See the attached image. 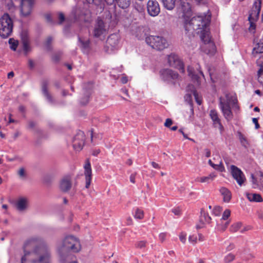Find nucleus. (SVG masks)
Returning a JSON list of instances; mask_svg holds the SVG:
<instances>
[{
    "mask_svg": "<svg viewBox=\"0 0 263 263\" xmlns=\"http://www.w3.org/2000/svg\"><path fill=\"white\" fill-rule=\"evenodd\" d=\"M261 0H255L249 13L248 20L257 21L261 9Z\"/></svg>",
    "mask_w": 263,
    "mask_h": 263,
    "instance_id": "14",
    "label": "nucleus"
},
{
    "mask_svg": "<svg viewBox=\"0 0 263 263\" xmlns=\"http://www.w3.org/2000/svg\"><path fill=\"white\" fill-rule=\"evenodd\" d=\"M79 41L80 43V46L82 49L84 50V51L87 50L89 46V41L88 40L83 41L79 39Z\"/></svg>",
    "mask_w": 263,
    "mask_h": 263,
    "instance_id": "35",
    "label": "nucleus"
},
{
    "mask_svg": "<svg viewBox=\"0 0 263 263\" xmlns=\"http://www.w3.org/2000/svg\"><path fill=\"white\" fill-rule=\"evenodd\" d=\"M216 177V175L214 173H211L208 176H203L200 177H197L196 179V181L200 182L201 183H209L210 182L213 181Z\"/></svg>",
    "mask_w": 263,
    "mask_h": 263,
    "instance_id": "24",
    "label": "nucleus"
},
{
    "mask_svg": "<svg viewBox=\"0 0 263 263\" xmlns=\"http://www.w3.org/2000/svg\"><path fill=\"white\" fill-rule=\"evenodd\" d=\"M253 123L255 125V128L258 129L259 127V125L258 123V119L257 118H254L252 119Z\"/></svg>",
    "mask_w": 263,
    "mask_h": 263,
    "instance_id": "55",
    "label": "nucleus"
},
{
    "mask_svg": "<svg viewBox=\"0 0 263 263\" xmlns=\"http://www.w3.org/2000/svg\"><path fill=\"white\" fill-rule=\"evenodd\" d=\"M152 165L153 167L155 168H160L159 165L155 162H152Z\"/></svg>",
    "mask_w": 263,
    "mask_h": 263,
    "instance_id": "63",
    "label": "nucleus"
},
{
    "mask_svg": "<svg viewBox=\"0 0 263 263\" xmlns=\"http://www.w3.org/2000/svg\"><path fill=\"white\" fill-rule=\"evenodd\" d=\"M219 192L223 197V201L229 202L232 197L231 192L228 189L224 187L220 188Z\"/></svg>",
    "mask_w": 263,
    "mask_h": 263,
    "instance_id": "26",
    "label": "nucleus"
},
{
    "mask_svg": "<svg viewBox=\"0 0 263 263\" xmlns=\"http://www.w3.org/2000/svg\"><path fill=\"white\" fill-rule=\"evenodd\" d=\"M7 7L11 11H13L15 10L14 6L11 1L7 4Z\"/></svg>",
    "mask_w": 263,
    "mask_h": 263,
    "instance_id": "52",
    "label": "nucleus"
},
{
    "mask_svg": "<svg viewBox=\"0 0 263 263\" xmlns=\"http://www.w3.org/2000/svg\"><path fill=\"white\" fill-rule=\"evenodd\" d=\"M186 234L183 233H181L180 235H179V239L180 240V241L184 243L185 242V241H186Z\"/></svg>",
    "mask_w": 263,
    "mask_h": 263,
    "instance_id": "50",
    "label": "nucleus"
},
{
    "mask_svg": "<svg viewBox=\"0 0 263 263\" xmlns=\"http://www.w3.org/2000/svg\"><path fill=\"white\" fill-rule=\"evenodd\" d=\"M179 132L180 133H181V134H182V135L183 136V137H184V138H185V139H189V140H191V141H194V140H193V139H191V138H189L187 137V136L185 134H184V133L183 132V130H182V129H180L179 130Z\"/></svg>",
    "mask_w": 263,
    "mask_h": 263,
    "instance_id": "57",
    "label": "nucleus"
},
{
    "mask_svg": "<svg viewBox=\"0 0 263 263\" xmlns=\"http://www.w3.org/2000/svg\"><path fill=\"white\" fill-rule=\"evenodd\" d=\"M231 171L233 178L236 180L239 185H242L246 180V178L243 172L237 167L234 165L231 166Z\"/></svg>",
    "mask_w": 263,
    "mask_h": 263,
    "instance_id": "16",
    "label": "nucleus"
},
{
    "mask_svg": "<svg viewBox=\"0 0 263 263\" xmlns=\"http://www.w3.org/2000/svg\"><path fill=\"white\" fill-rule=\"evenodd\" d=\"M135 174H132L130 176V181L132 183H135Z\"/></svg>",
    "mask_w": 263,
    "mask_h": 263,
    "instance_id": "64",
    "label": "nucleus"
},
{
    "mask_svg": "<svg viewBox=\"0 0 263 263\" xmlns=\"http://www.w3.org/2000/svg\"><path fill=\"white\" fill-rule=\"evenodd\" d=\"M146 242L144 241H140L138 242L136 246L139 248H142L145 246Z\"/></svg>",
    "mask_w": 263,
    "mask_h": 263,
    "instance_id": "51",
    "label": "nucleus"
},
{
    "mask_svg": "<svg viewBox=\"0 0 263 263\" xmlns=\"http://www.w3.org/2000/svg\"><path fill=\"white\" fill-rule=\"evenodd\" d=\"M52 40V38L51 36H49L47 39V40H46V46H47V47H48L49 44L51 42Z\"/></svg>",
    "mask_w": 263,
    "mask_h": 263,
    "instance_id": "61",
    "label": "nucleus"
},
{
    "mask_svg": "<svg viewBox=\"0 0 263 263\" xmlns=\"http://www.w3.org/2000/svg\"><path fill=\"white\" fill-rule=\"evenodd\" d=\"M222 208L219 206H215L213 210V214L216 216H219L222 211Z\"/></svg>",
    "mask_w": 263,
    "mask_h": 263,
    "instance_id": "42",
    "label": "nucleus"
},
{
    "mask_svg": "<svg viewBox=\"0 0 263 263\" xmlns=\"http://www.w3.org/2000/svg\"><path fill=\"white\" fill-rule=\"evenodd\" d=\"M257 65L259 67L258 70V81L263 85V61H257Z\"/></svg>",
    "mask_w": 263,
    "mask_h": 263,
    "instance_id": "28",
    "label": "nucleus"
},
{
    "mask_svg": "<svg viewBox=\"0 0 263 263\" xmlns=\"http://www.w3.org/2000/svg\"><path fill=\"white\" fill-rule=\"evenodd\" d=\"M239 140L241 144L245 147H247L248 145V142L246 137L240 132L238 133Z\"/></svg>",
    "mask_w": 263,
    "mask_h": 263,
    "instance_id": "38",
    "label": "nucleus"
},
{
    "mask_svg": "<svg viewBox=\"0 0 263 263\" xmlns=\"http://www.w3.org/2000/svg\"><path fill=\"white\" fill-rule=\"evenodd\" d=\"M33 3V0H21V13L22 16H27L31 14Z\"/></svg>",
    "mask_w": 263,
    "mask_h": 263,
    "instance_id": "15",
    "label": "nucleus"
},
{
    "mask_svg": "<svg viewBox=\"0 0 263 263\" xmlns=\"http://www.w3.org/2000/svg\"><path fill=\"white\" fill-rule=\"evenodd\" d=\"M249 21L250 24L249 30L250 31H253L255 29V25L254 24V22H255L256 21H253L250 20H249Z\"/></svg>",
    "mask_w": 263,
    "mask_h": 263,
    "instance_id": "49",
    "label": "nucleus"
},
{
    "mask_svg": "<svg viewBox=\"0 0 263 263\" xmlns=\"http://www.w3.org/2000/svg\"><path fill=\"white\" fill-rule=\"evenodd\" d=\"M209 164L214 169L219 170L220 172H222L224 170V167L222 164L221 161H220L219 164H215L212 162L211 160H209L208 161Z\"/></svg>",
    "mask_w": 263,
    "mask_h": 263,
    "instance_id": "32",
    "label": "nucleus"
},
{
    "mask_svg": "<svg viewBox=\"0 0 263 263\" xmlns=\"http://www.w3.org/2000/svg\"><path fill=\"white\" fill-rule=\"evenodd\" d=\"M42 90L43 95L45 97H46L47 100L50 103H52L53 100L52 99L51 96L48 91L47 84L45 82L43 84Z\"/></svg>",
    "mask_w": 263,
    "mask_h": 263,
    "instance_id": "29",
    "label": "nucleus"
},
{
    "mask_svg": "<svg viewBox=\"0 0 263 263\" xmlns=\"http://www.w3.org/2000/svg\"><path fill=\"white\" fill-rule=\"evenodd\" d=\"M202 0H181L179 9L181 11L182 17L184 19V26L187 32L196 31L197 33L201 35L203 30L207 29L210 22L211 16L210 14H201L197 16H192V11L190 1H195L200 3Z\"/></svg>",
    "mask_w": 263,
    "mask_h": 263,
    "instance_id": "1",
    "label": "nucleus"
},
{
    "mask_svg": "<svg viewBox=\"0 0 263 263\" xmlns=\"http://www.w3.org/2000/svg\"><path fill=\"white\" fill-rule=\"evenodd\" d=\"M145 41L153 49L157 50H163L168 46L166 40L160 36L150 35L146 37Z\"/></svg>",
    "mask_w": 263,
    "mask_h": 263,
    "instance_id": "8",
    "label": "nucleus"
},
{
    "mask_svg": "<svg viewBox=\"0 0 263 263\" xmlns=\"http://www.w3.org/2000/svg\"><path fill=\"white\" fill-rule=\"evenodd\" d=\"M71 176L66 175L64 176L60 180L59 187L61 191L63 192H68L71 187Z\"/></svg>",
    "mask_w": 263,
    "mask_h": 263,
    "instance_id": "19",
    "label": "nucleus"
},
{
    "mask_svg": "<svg viewBox=\"0 0 263 263\" xmlns=\"http://www.w3.org/2000/svg\"><path fill=\"white\" fill-rule=\"evenodd\" d=\"M165 237H166V234L164 233H160L159 235V239L162 241L163 242L165 239Z\"/></svg>",
    "mask_w": 263,
    "mask_h": 263,
    "instance_id": "56",
    "label": "nucleus"
},
{
    "mask_svg": "<svg viewBox=\"0 0 263 263\" xmlns=\"http://www.w3.org/2000/svg\"><path fill=\"white\" fill-rule=\"evenodd\" d=\"M187 71L189 73V75L191 77L192 80L195 81V82L196 83L197 85L199 84V76L197 74H195L194 72V70L191 67H189L187 69Z\"/></svg>",
    "mask_w": 263,
    "mask_h": 263,
    "instance_id": "31",
    "label": "nucleus"
},
{
    "mask_svg": "<svg viewBox=\"0 0 263 263\" xmlns=\"http://www.w3.org/2000/svg\"><path fill=\"white\" fill-rule=\"evenodd\" d=\"M35 123L32 121H30L28 122V126L30 128H33L34 127Z\"/></svg>",
    "mask_w": 263,
    "mask_h": 263,
    "instance_id": "62",
    "label": "nucleus"
},
{
    "mask_svg": "<svg viewBox=\"0 0 263 263\" xmlns=\"http://www.w3.org/2000/svg\"><path fill=\"white\" fill-rule=\"evenodd\" d=\"M189 240L191 243L194 245L197 242V236L195 235L190 236Z\"/></svg>",
    "mask_w": 263,
    "mask_h": 263,
    "instance_id": "44",
    "label": "nucleus"
},
{
    "mask_svg": "<svg viewBox=\"0 0 263 263\" xmlns=\"http://www.w3.org/2000/svg\"><path fill=\"white\" fill-rule=\"evenodd\" d=\"M143 211L140 209H137L135 211L134 217L136 219H141L143 218Z\"/></svg>",
    "mask_w": 263,
    "mask_h": 263,
    "instance_id": "41",
    "label": "nucleus"
},
{
    "mask_svg": "<svg viewBox=\"0 0 263 263\" xmlns=\"http://www.w3.org/2000/svg\"><path fill=\"white\" fill-rule=\"evenodd\" d=\"M121 82H122V83L123 84H125V83H126L127 82V81H128V79H127V77H126V76H123L122 77V78H121Z\"/></svg>",
    "mask_w": 263,
    "mask_h": 263,
    "instance_id": "58",
    "label": "nucleus"
},
{
    "mask_svg": "<svg viewBox=\"0 0 263 263\" xmlns=\"http://www.w3.org/2000/svg\"><path fill=\"white\" fill-rule=\"evenodd\" d=\"M85 135L82 131H79L72 140L73 147L76 151H80L84 144Z\"/></svg>",
    "mask_w": 263,
    "mask_h": 263,
    "instance_id": "12",
    "label": "nucleus"
},
{
    "mask_svg": "<svg viewBox=\"0 0 263 263\" xmlns=\"http://www.w3.org/2000/svg\"><path fill=\"white\" fill-rule=\"evenodd\" d=\"M9 43L10 44V48L13 50H15L18 45L17 41H16L13 39H10L9 40Z\"/></svg>",
    "mask_w": 263,
    "mask_h": 263,
    "instance_id": "40",
    "label": "nucleus"
},
{
    "mask_svg": "<svg viewBox=\"0 0 263 263\" xmlns=\"http://www.w3.org/2000/svg\"><path fill=\"white\" fill-rule=\"evenodd\" d=\"M80 249V241L76 237L71 235L66 236L58 246L59 254H67L69 251L78 252Z\"/></svg>",
    "mask_w": 263,
    "mask_h": 263,
    "instance_id": "5",
    "label": "nucleus"
},
{
    "mask_svg": "<svg viewBox=\"0 0 263 263\" xmlns=\"http://www.w3.org/2000/svg\"><path fill=\"white\" fill-rule=\"evenodd\" d=\"M167 62L170 66L178 69L182 73L184 72L183 64L177 55L171 54L168 55Z\"/></svg>",
    "mask_w": 263,
    "mask_h": 263,
    "instance_id": "13",
    "label": "nucleus"
},
{
    "mask_svg": "<svg viewBox=\"0 0 263 263\" xmlns=\"http://www.w3.org/2000/svg\"><path fill=\"white\" fill-rule=\"evenodd\" d=\"M119 36L116 34L110 35L107 39L105 47V50L108 53H112L118 48Z\"/></svg>",
    "mask_w": 263,
    "mask_h": 263,
    "instance_id": "10",
    "label": "nucleus"
},
{
    "mask_svg": "<svg viewBox=\"0 0 263 263\" xmlns=\"http://www.w3.org/2000/svg\"><path fill=\"white\" fill-rule=\"evenodd\" d=\"M85 176L86 180V188L88 189L90 184L91 180V169L90 162L87 160L84 165Z\"/></svg>",
    "mask_w": 263,
    "mask_h": 263,
    "instance_id": "21",
    "label": "nucleus"
},
{
    "mask_svg": "<svg viewBox=\"0 0 263 263\" xmlns=\"http://www.w3.org/2000/svg\"><path fill=\"white\" fill-rule=\"evenodd\" d=\"M201 220L202 221H204L206 222L209 223L211 221V217L209 216L208 214L206 213L203 210H201Z\"/></svg>",
    "mask_w": 263,
    "mask_h": 263,
    "instance_id": "36",
    "label": "nucleus"
},
{
    "mask_svg": "<svg viewBox=\"0 0 263 263\" xmlns=\"http://www.w3.org/2000/svg\"><path fill=\"white\" fill-rule=\"evenodd\" d=\"M205 156L206 157H209L211 156V152L210 149L206 148L204 149Z\"/></svg>",
    "mask_w": 263,
    "mask_h": 263,
    "instance_id": "59",
    "label": "nucleus"
},
{
    "mask_svg": "<svg viewBox=\"0 0 263 263\" xmlns=\"http://www.w3.org/2000/svg\"><path fill=\"white\" fill-rule=\"evenodd\" d=\"M200 38L203 43L201 46L202 51L206 54H213L215 52L216 47L211 40L209 31L207 29L203 30V32L200 35Z\"/></svg>",
    "mask_w": 263,
    "mask_h": 263,
    "instance_id": "7",
    "label": "nucleus"
},
{
    "mask_svg": "<svg viewBox=\"0 0 263 263\" xmlns=\"http://www.w3.org/2000/svg\"><path fill=\"white\" fill-rule=\"evenodd\" d=\"M242 226V223L240 222H237L232 224L230 227V231L231 232H236L240 229Z\"/></svg>",
    "mask_w": 263,
    "mask_h": 263,
    "instance_id": "37",
    "label": "nucleus"
},
{
    "mask_svg": "<svg viewBox=\"0 0 263 263\" xmlns=\"http://www.w3.org/2000/svg\"><path fill=\"white\" fill-rule=\"evenodd\" d=\"M189 89H191V92L193 93V96H194L197 103L199 105H200L201 103V100L198 98L197 93L196 91L195 90L194 86L189 85L188 86L187 90H189Z\"/></svg>",
    "mask_w": 263,
    "mask_h": 263,
    "instance_id": "34",
    "label": "nucleus"
},
{
    "mask_svg": "<svg viewBox=\"0 0 263 263\" xmlns=\"http://www.w3.org/2000/svg\"><path fill=\"white\" fill-rule=\"evenodd\" d=\"M118 4L122 8H126L130 5V0H119Z\"/></svg>",
    "mask_w": 263,
    "mask_h": 263,
    "instance_id": "39",
    "label": "nucleus"
},
{
    "mask_svg": "<svg viewBox=\"0 0 263 263\" xmlns=\"http://www.w3.org/2000/svg\"><path fill=\"white\" fill-rule=\"evenodd\" d=\"M172 123V120L171 119L167 118L164 123V126L167 127H170Z\"/></svg>",
    "mask_w": 263,
    "mask_h": 263,
    "instance_id": "53",
    "label": "nucleus"
},
{
    "mask_svg": "<svg viewBox=\"0 0 263 263\" xmlns=\"http://www.w3.org/2000/svg\"><path fill=\"white\" fill-rule=\"evenodd\" d=\"M17 174L21 178H24L26 175L25 169L23 167L20 168L18 171Z\"/></svg>",
    "mask_w": 263,
    "mask_h": 263,
    "instance_id": "45",
    "label": "nucleus"
},
{
    "mask_svg": "<svg viewBox=\"0 0 263 263\" xmlns=\"http://www.w3.org/2000/svg\"><path fill=\"white\" fill-rule=\"evenodd\" d=\"M172 212L176 215H179L180 213V210L179 209H174L172 210Z\"/></svg>",
    "mask_w": 263,
    "mask_h": 263,
    "instance_id": "60",
    "label": "nucleus"
},
{
    "mask_svg": "<svg viewBox=\"0 0 263 263\" xmlns=\"http://www.w3.org/2000/svg\"><path fill=\"white\" fill-rule=\"evenodd\" d=\"M148 13L152 16H157L160 11L159 5L156 0H149L147 4Z\"/></svg>",
    "mask_w": 263,
    "mask_h": 263,
    "instance_id": "17",
    "label": "nucleus"
},
{
    "mask_svg": "<svg viewBox=\"0 0 263 263\" xmlns=\"http://www.w3.org/2000/svg\"><path fill=\"white\" fill-rule=\"evenodd\" d=\"M231 214V211L229 209H226L223 213L222 218L221 219V220H227L230 216Z\"/></svg>",
    "mask_w": 263,
    "mask_h": 263,
    "instance_id": "43",
    "label": "nucleus"
},
{
    "mask_svg": "<svg viewBox=\"0 0 263 263\" xmlns=\"http://www.w3.org/2000/svg\"><path fill=\"white\" fill-rule=\"evenodd\" d=\"M210 116L215 126H218L220 129H222L223 127L220 123V120L218 117L217 112L214 109L211 110L210 112Z\"/></svg>",
    "mask_w": 263,
    "mask_h": 263,
    "instance_id": "22",
    "label": "nucleus"
},
{
    "mask_svg": "<svg viewBox=\"0 0 263 263\" xmlns=\"http://www.w3.org/2000/svg\"><path fill=\"white\" fill-rule=\"evenodd\" d=\"M229 221H227L225 222L224 224H218V228L221 230V231H224V230H226V229L227 228L228 226L229 225Z\"/></svg>",
    "mask_w": 263,
    "mask_h": 263,
    "instance_id": "47",
    "label": "nucleus"
},
{
    "mask_svg": "<svg viewBox=\"0 0 263 263\" xmlns=\"http://www.w3.org/2000/svg\"><path fill=\"white\" fill-rule=\"evenodd\" d=\"M177 0H162L164 7L168 10L174 9Z\"/></svg>",
    "mask_w": 263,
    "mask_h": 263,
    "instance_id": "30",
    "label": "nucleus"
},
{
    "mask_svg": "<svg viewBox=\"0 0 263 263\" xmlns=\"http://www.w3.org/2000/svg\"><path fill=\"white\" fill-rule=\"evenodd\" d=\"M43 241V239L37 236L29 238L24 245V255L22 257L21 263H50V252L46 246H36L31 252L28 251L31 247L42 244Z\"/></svg>",
    "mask_w": 263,
    "mask_h": 263,
    "instance_id": "2",
    "label": "nucleus"
},
{
    "mask_svg": "<svg viewBox=\"0 0 263 263\" xmlns=\"http://www.w3.org/2000/svg\"><path fill=\"white\" fill-rule=\"evenodd\" d=\"M60 261L61 263H78L76 258L71 255L67 254H59Z\"/></svg>",
    "mask_w": 263,
    "mask_h": 263,
    "instance_id": "23",
    "label": "nucleus"
},
{
    "mask_svg": "<svg viewBox=\"0 0 263 263\" xmlns=\"http://www.w3.org/2000/svg\"><path fill=\"white\" fill-rule=\"evenodd\" d=\"M117 0H83V6L73 9L70 20L71 21L77 20L87 21L90 17L91 10L95 8L97 13H101L104 8V2L108 5H112Z\"/></svg>",
    "mask_w": 263,
    "mask_h": 263,
    "instance_id": "3",
    "label": "nucleus"
},
{
    "mask_svg": "<svg viewBox=\"0 0 263 263\" xmlns=\"http://www.w3.org/2000/svg\"><path fill=\"white\" fill-rule=\"evenodd\" d=\"M21 39L23 45V49L26 53L30 50L29 40L27 32H23L21 34Z\"/></svg>",
    "mask_w": 263,
    "mask_h": 263,
    "instance_id": "25",
    "label": "nucleus"
},
{
    "mask_svg": "<svg viewBox=\"0 0 263 263\" xmlns=\"http://www.w3.org/2000/svg\"><path fill=\"white\" fill-rule=\"evenodd\" d=\"M229 221H227L225 222L224 224H218V228L221 230V231H224V230H226V229L227 228L228 226L229 225Z\"/></svg>",
    "mask_w": 263,
    "mask_h": 263,
    "instance_id": "48",
    "label": "nucleus"
},
{
    "mask_svg": "<svg viewBox=\"0 0 263 263\" xmlns=\"http://www.w3.org/2000/svg\"><path fill=\"white\" fill-rule=\"evenodd\" d=\"M234 258V256L232 254H229L225 257V261L227 262H230L232 261Z\"/></svg>",
    "mask_w": 263,
    "mask_h": 263,
    "instance_id": "46",
    "label": "nucleus"
},
{
    "mask_svg": "<svg viewBox=\"0 0 263 263\" xmlns=\"http://www.w3.org/2000/svg\"><path fill=\"white\" fill-rule=\"evenodd\" d=\"M108 30L107 25L100 18H98L93 30V36L102 39L107 34Z\"/></svg>",
    "mask_w": 263,
    "mask_h": 263,
    "instance_id": "9",
    "label": "nucleus"
},
{
    "mask_svg": "<svg viewBox=\"0 0 263 263\" xmlns=\"http://www.w3.org/2000/svg\"><path fill=\"white\" fill-rule=\"evenodd\" d=\"M252 53L253 54L263 53V43L256 44L253 49Z\"/></svg>",
    "mask_w": 263,
    "mask_h": 263,
    "instance_id": "33",
    "label": "nucleus"
},
{
    "mask_svg": "<svg viewBox=\"0 0 263 263\" xmlns=\"http://www.w3.org/2000/svg\"><path fill=\"white\" fill-rule=\"evenodd\" d=\"M237 100L234 95L231 94H226L224 97L219 98V107L225 118L229 121L233 118V112L231 110V107L236 110H238L239 107L237 104Z\"/></svg>",
    "mask_w": 263,
    "mask_h": 263,
    "instance_id": "4",
    "label": "nucleus"
},
{
    "mask_svg": "<svg viewBox=\"0 0 263 263\" xmlns=\"http://www.w3.org/2000/svg\"><path fill=\"white\" fill-rule=\"evenodd\" d=\"M246 197L251 202H262V198L260 195L256 193H249L246 194Z\"/></svg>",
    "mask_w": 263,
    "mask_h": 263,
    "instance_id": "27",
    "label": "nucleus"
},
{
    "mask_svg": "<svg viewBox=\"0 0 263 263\" xmlns=\"http://www.w3.org/2000/svg\"><path fill=\"white\" fill-rule=\"evenodd\" d=\"M13 21L7 13H5L0 18V36L3 38L9 36L12 32Z\"/></svg>",
    "mask_w": 263,
    "mask_h": 263,
    "instance_id": "6",
    "label": "nucleus"
},
{
    "mask_svg": "<svg viewBox=\"0 0 263 263\" xmlns=\"http://www.w3.org/2000/svg\"><path fill=\"white\" fill-rule=\"evenodd\" d=\"M251 182L254 189H258L263 192V173L259 172L255 177L251 175Z\"/></svg>",
    "mask_w": 263,
    "mask_h": 263,
    "instance_id": "18",
    "label": "nucleus"
},
{
    "mask_svg": "<svg viewBox=\"0 0 263 263\" xmlns=\"http://www.w3.org/2000/svg\"><path fill=\"white\" fill-rule=\"evenodd\" d=\"M59 23L61 24L65 20L64 15L63 13H60L59 14Z\"/></svg>",
    "mask_w": 263,
    "mask_h": 263,
    "instance_id": "54",
    "label": "nucleus"
},
{
    "mask_svg": "<svg viewBox=\"0 0 263 263\" xmlns=\"http://www.w3.org/2000/svg\"><path fill=\"white\" fill-rule=\"evenodd\" d=\"M160 74L161 79L165 82H174L178 78L177 72L170 69H163L160 70Z\"/></svg>",
    "mask_w": 263,
    "mask_h": 263,
    "instance_id": "11",
    "label": "nucleus"
},
{
    "mask_svg": "<svg viewBox=\"0 0 263 263\" xmlns=\"http://www.w3.org/2000/svg\"><path fill=\"white\" fill-rule=\"evenodd\" d=\"M28 199L26 197H20L15 202V207L20 212L26 211L28 207Z\"/></svg>",
    "mask_w": 263,
    "mask_h": 263,
    "instance_id": "20",
    "label": "nucleus"
}]
</instances>
